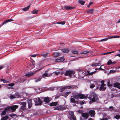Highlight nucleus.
<instances>
[{
    "label": "nucleus",
    "instance_id": "nucleus-1",
    "mask_svg": "<svg viewBox=\"0 0 120 120\" xmlns=\"http://www.w3.org/2000/svg\"><path fill=\"white\" fill-rule=\"evenodd\" d=\"M50 70L49 69H48L45 71V73L43 74L42 76V78H45V77H49L52 76L54 72H50L49 71Z\"/></svg>",
    "mask_w": 120,
    "mask_h": 120
},
{
    "label": "nucleus",
    "instance_id": "nucleus-2",
    "mask_svg": "<svg viewBox=\"0 0 120 120\" xmlns=\"http://www.w3.org/2000/svg\"><path fill=\"white\" fill-rule=\"evenodd\" d=\"M86 96L84 95L79 94L75 95L73 97L74 98L77 99H79V98L81 99L86 98Z\"/></svg>",
    "mask_w": 120,
    "mask_h": 120
},
{
    "label": "nucleus",
    "instance_id": "nucleus-3",
    "mask_svg": "<svg viewBox=\"0 0 120 120\" xmlns=\"http://www.w3.org/2000/svg\"><path fill=\"white\" fill-rule=\"evenodd\" d=\"M91 96H93V98L92 99V102L95 101H96L98 100V96L96 94L93 93L91 94Z\"/></svg>",
    "mask_w": 120,
    "mask_h": 120
},
{
    "label": "nucleus",
    "instance_id": "nucleus-4",
    "mask_svg": "<svg viewBox=\"0 0 120 120\" xmlns=\"http://www.w3.org/2000/svg\"><path fill=\"white\" fill-rule=\"evenodd\" d=\"M75 73V72L73 71H66L65 74V75L66 76H69L70 77H71V75H74Z\"/></svg>",
    "mask_w": 120,
    "mask_h": 120
},
{
    "label": "nucleus",
    "instance_id": "nucleus-5",
    "mask_svg": "<svg viewBox=\"0 0 120 120\" xmlns=\"http://www.w3.org/2000/svg\"><path fill=\"white\" fill-rule=\"evenodd\" d=\"M18 106L16 105H14L12 106H9L7 107V108L9 110L11 109L12 112L15 111L16 109L18 108Z\"/></svg>",
    "mask_w": 120,
    "mask_h": 120
},
{
    "label": "nucleus",
    "instance_id": "nucleus-6",
    "mask_svg": "<svg viewBox=\"0 0 120 120\" xmlns=\"http://www.w3.org/2000/svg\"><path fill=\"white\" fill-rule=\"evenodd\" d=\"M106 85L104 83H101V86L99 88V90L100 91H105L106 89V87L105 86Z\"/></svg>",
    "mask_w": 120,
    "mask_h": 120
},
{
    "label": "nucleus",
    "instance_id": "nucleus-7",
    "mask_svg": "<svg viewBox=\"0 0 120 120\" xmlns=\"http://www.w3.org/2000/svg\"><path fill=\"white\" fill-rule=\"evenodd\" d=\"M34 101L36 102V105H40L42 103V102L39 98H35L34 99Z\"/></svg>",
    "mask_w": 120,
    "mask_h": 120
},
{
    "label": "nucleus",
    "instance_id": "nucleus-8",
    "mask_svg": "<svg viewBox=\"0 0 120 120\" xmlns=\"http://www.w3.org/2000/svg\"><path fill=\"white\" fill-rule=\"evenodd\" d=\"M40 70L41 69H39L37 70L34 71L33 72H31L29 73L26 74V76H28V77H29L32 76L36 72L38 71L39 70Z\"/></svg>",
    "mask_w": 120,
    "mask_h": 120
},
{
    "label": "nucleus",
    "instance_id": "nucleus-9",
    "mask_svg": "<svg viewBox=\"0 0 120 120\" xmlns=\"http://www.w3.org/2000/svg\"><path fill=\"white\" fill-rule=\"evenodd\" d=\"M65 60V58L63 57H61L58 58L56 59L55 60L56 62H60L64 61Z\"/></svg>",
    "mask_w": 120,
    "mask_h": 120
},
{
    "label": "nucleus",
    "instance_id": "nucleus-10",
    "mask_svg": "<svg viewBox=\"0 0 120 120\" xmlns=\"http://www.w3.org/2000/svg\"><path fill=\"white\" fill-rule=\"evenodd\" d=\"M89 114L91 116L93 117L94 116L95 114L94 111L92 110H90L89 112Z\"/></svg>",
    "mask_w": 120,
    "mask_h": 120
},
{
    "label": "nucleus",
    "instance_id": "nucleus-11",
    "mask_svg": "<svg viewBox=\"0 0 120 120\" xmlns=\"http://www.w3.org/2000/svg\"><path fill=\"white\" fill-rule=\"evenodd\" d=\"M114 86L115 87L120 89V83L118 82H116L114 83Z\"/></svg>",
    "mask_w": 120,
    "mask_h": 120
},
{
    "label": "nucleus",
    "instance_id": "nucleus-12",
    "mask_svg": "<svg viewBox=\"0 0 120 120\" xmlns=\"http://www.w3.org/2000/svg\"><path fill=\"white\" fill-rule=\"evenodd\" d=\"M52 99L48 97H45L44 99V101L45 102L48 103Z\"/></svg>",
    "mask_w": 120,
    "mask_h": 120
},
{
    "label": "nucleus",
    "instance_id": "nucleus-13",
    "mask_svg": "<svg viewBox=\"0 0 120 120\" xmlns=\"http://www.w3.org/2000/svg\"><path fill=\"white\" fill-rule=\"evenodd\" d=\"M82 116L84 118H87L89 116V114L86 113H83L82 114Z\"/></svg>",
    "mask_w": 120,
    "mask_h": 120
},
{
    "label": "nucleus",
    "instance_id": "nucleus-14",
    "mask_svg": "<svg viewBox=\"0 0 120 120\" xmlns=\"http://www.w3.org/2000/svg\"><path fill=\"white\" fill-rule=\"evenodd\" d=\"M64 8L66 10H69L74 9L75 8V7H71L70 6H66L64 7Z\"/></svg>",
    "mask_w": 120,
    "mask_h": 120
},
{
    "label": "nucleus",
    "instance_id": "nucleus-15",
    "mask_svg": "<svg viewBox=\"0 0 120 120\" xmlns=\"http://www.w3.org/2000/svg\"><path fill=\"white\" fill-rule=\"evenodd\" d=\"M75 87V86H65V89H69L71 88L73 89Z\"/></svg>",
    "mask_w": 120,
    "mask_h": 120
},
{
    "label": "nucleus",
    "instance_id": "nucleus-16",
    "mask_svg": "<svg viewBox=\"0 0 120 120\" xmlns=\"http://www.w3.org/2000/svg\"><path fill=\"white\" fill-rule=\"evenodd\" d=\"M58 102H53L50 104V105L52 106H56L58 105Z\"/></svg>",
    "mask_w": 120,
    "mask_h": 120
},
{
    "label": "nucleus",
    "instance_id": "nucleus-17",
    "mask_svg": "<svg viewBox=\"0 0 120 120\" xmlns=\"http://www.w3.org/2000/svg\"><path fill=\"white\" fill-rule=\"evenodd\" d=\"M28 107L29 108H30L32 105L31 101L30 100H29L28 101Z\"/></svg>",
    "mask_w": 120,
    "mask_h": 120
},
{
    "label": "nucleus",
    "instance_id": "nucleus-18",
    "mask_svg": "<svg viewBox=\"0 0 120 120\" xmlns=\"http://www.w3.org/2000/svg\"><path fill=\"white\" fill-rule=\"evenodd\" d=\"M94 9H90L88 10L87 12L90 14H93V13Z\"/></svg>",
    "mask_w": 120,
    "mask_h": 120
},
{
    "label": "nucleus",
    "instance_id": "nucleus-19",
    "mask_svg": "<svg viewBox=\"0 0 120 120\" xmlns=\"http://www.w3.org/2000/svg\"><path fill=\"white\" fill-rule=\"evenodd\" d=\"M8 110V109L7 108V107L1 113V115H5L6 113L7 110Z\"/></svg>",
    "mask_w": 120,
    "mask_h": 120
},
{
    "label": "nucleus",
    "instance_id": "nucleus-20",
    "mask_svg": "<svg viewBox=\"0 0 120 120\" xmlns=\"http://www.w3.org/2000/svg\"><path fill=\"white\" fill-rule=\"evenodd\" d=\"M63 52L67 53L69 52V49H64L61 50Z\"/></svg>",
    "mask_w": 120,
    "mask_h": 120
},
{
    "label": "nucleus",
    "instance_id": "nucleus-21",
    "mask_svg": "<svg viewBox=\"0 0 120 120\" xmlns=\"http://www.w3.org/2000/svg\"><path fill=\"white\" fill-rule=\"evenodd\" d=\"M60 55V54L59 52H56L54 53L53 54V56H54L57 57Z\"/></svg>",
    "mask_w": 120,
    "mask_h": 120
},
{
    "label": "nucleus",
    "instance_id": "nucleus-22",
    "mask_svg": "<svg viewBox=\"0 0 120 120\" xmlns=\"http://www.w3.org/2000/svg\"><path fill=\"white\" fill-rule=\"evenodd\" d=\"M13 20L12 19H9L8 20H7L3 22L2 23V25L8 22L12 21H13Z\"/></svg>",
    "mask_w": 120,
    "mask_h": 120
},
{
    "label": "nucleus",
    "instance_id": "nucleus-23",
    "mask_svg": "<svg viewBox=\"0 0 120 120\" xmlns=\"http://www.w3.org/2000/svg\"><path fill=\"white\" fill-rule=\"evenodd\" d=\"M79 3L82 5H83L84 4L85 1L82 0H79L78 1Z\"/></svg>",
    "mask_w": 120,
    "mask_h": 120
},
{
    "label": "nucleus",
    "instance_id": "nucleus-24",
    "mask_svg": "<svg viewBox=\"0 0 120 120\" xmlns=\"http://www.w3.org/2000/svg\"><path fill=\"white\" fill-rule=\"evenodd\" d=\"M8 118V116H5L3 117L0 120H7Z\"/></svg>",
    "mask_w": 120,
    "mask_h": 120
},
{
    "label": "nucleus",
    "instance_id": "nucleus-25",
    "mask_svg": "<svg viewBox=\"0 0 120 120\" xmlns=\"http://www.w3.org/2000/svg\"><path fill=\"white\" fill-rule=\"evenodd\" d=\"M57 24H61V25H64L65 23V22L64 21H63L61 22H57Z\"/></svg>",
    "mask_w": 120,
    "mask_h": 120
},
{
    "label": "nucleus",
    "instance_id": "nucleus-26",
    "mask_svg": "<svg viewBox=\"0 0 120 120\" xmlns=\"http://www.w3.org/2000/svg\"><path fill=\"white\" fill-rule=\"evenodd\" d=\"M30 6V5H29L28 6L25 7V8H23L22 9V10L24 11H26L29 8Z\"/></svg>",
    "mask_w": 120,
    "mask_h": 120
},
{
    "label": "nucleus",
    "instance_id": "nucleus-27",
    "mask_svg": "<svg viewBox=\"0 0 120 120\" xmlns=\"http://www.w3.org/2000/svg\"><path fill=\"white\" fill-rule=\"evenodd\" d=\"M92 51H84L82 52L81 54H87L88 53H92Z\"/></svg>",
    "mask_w": 120,
    "mask_h": 120
},
{
    "label": "nucleus",
    "instance_id": "nucleus-28",
    "mask_svg": "<svg viewBox=\"0 0 120 120\" xmlns=\"http://www.w3.org/2000/svg\"><path fill=\"white\" fill-rule=\"evenodd\" d=\"M38 10H34L32 11V13L33 14H36L38 13Z\"/></svg>",
    "mask_w": 120,
    "mask_h": 120
},
{
    "label": "nucleus",
    "instance_id": "nucleus-29",
    "mask_svg": "<svg viewBox=\"0 0 120 120\" xmlns=\"http://www.w3.org/2000/svg\"><path fill=\"white\" fill-rule=\"evenodd\" d=\"M26 103L25 102H21L20 103V104L21 105H22L23 106H25L26 105Z\"/></svg>",
    "mask_w": 120,
    "mask_h": 120
},
{
    "label": "nucleus",
    "instance_id": "nucleus-30",
    "mask_svg": "<svg viewBox=\"0 0 120 120\" xmlns=\"http://www.w3.org/2000/svg\"><path fill=\"white\" fill-rule=\"evenodd\" d=\"M109 110L110 111H112L114 109V107L113 106H112L109 107Z\"/></svg>",
    "mask_w": 120,
    "mask_h": 120
},
{
    "label": "nucleus",
    "instance_id": "nucleus-31",
    "mask_svg": "<svg viewBox=\"0 0 120 120\" xmlns=\"http://www.w3.org/2000/svg\"><path fill=\"white\" fill-rule=\"evenodd\" d=\"M110 82H109L107 83V86H108L110 89H112V86L111 85L109 84Z\"/></svg>",
    "mask_w": 120,
    "mask_h": 120
},
{
    "label": "nucleus",
    "instance_id": "nucleus-32",
    "mask_svg": "<svg viewBox=\"0 0 120 120\" xmlns=\"http://www.w3.org/2000/svg\"><path fill=\"white\" fill-rule=\"evenodd\" d=\"M69 113L70 115L71 116L74 115V112L72 111H70L69 112Z\"/></svg>",
    "mask_w": 120,
    "mask_h": 120
},
{
    "label": "nucleus",
    "instance_id": "nucleus-33",
    "mask_svg": "<svg viewBox=\"0 0 120 120\" xmlns=\"http://www.w3.org/2000/svg\"><path fill=\"white\" fill-rule=\"evenodd\" d=\"M70 101H71V102L73 103H74L75 101V100L72 98H71Z\"/></svg>",
    "mask_w": 120,
    "mask_h": 120
},
{
    "label": "nucleus",
    "instance_id": "nucleus-34",
    "mask_svg": "<svg viewBox=\"0 0 120 120\" xmlns=\"http://www.w3.org/2000/svg\"><path fill=\"white\" fill-rule=\"evenodd\" d=\"M108 39H109L108 38H105V39H103L101 40H100V41H101H101H107Z\"/></svg>",
    "mask_w": 120,
    "mask_h": 120
},
{
    "label": "nucleus",
    "instance_id": "nucleus-35",
    "mask_svg": "<svg viewBox=\"0 0 120 120\" xmlns=\"http://www.w3.org/2000/svg\"><path fill=\"white\" fill-rule=\"evenodd\" d=\"M112 61L111 60H110L108 61L107 64L108 65H109L112 64Z\"/></svg>",
    "mask_w": 120,
    "mask_h": 120
},
{
    "label": "nucleus",
    "instance_id": "nucleus-36",
    "mask_svg": "<svg viewBox=\"0 0 120 120\" xmlns=\"http://www.w3.org/2000/svg\"><path fill=\"white\" fill-rule=\"evenodd\" d=\"M71 119H72L73 120H76V116H71Z\"/></svg>",
    "mask_w": 120,
    "mask_h": 120
},
{
    "label": "nucleus",
    "instance_id": "nucleus-37",
    "mask_svg": "<svg viewBox=\"0 0 120 120\" xmlns=\"http://www.w3.org/2000/svg\"><path fill=\"white\" fill-rule=\"evenodd\" d=\"M71 93V92H69L66 93L65 94V97H66L68 96V94H70Z\"/></svg>",
    "mask_w": 120,
    "mask_h": 120
},
{
    "label": "nucleus",
    "instance_id": "nucleus-38",
    "mask_svg": "<svg viewBox=\"0 0 120 120\" xmlns=\"http://www.w3.org/2000/svg\"><path fill=\"white\" fill-rule=\"evenodd\" d=\"M10 97L11 99H13L16 98L15 96L12 94H11V95Z\"/></svg>",
    "mask_w": 120,
    "mask_h": 120
},
{
    "label": "nucleus",
    "instance_id": "nucleus-39",
    "mask_svg": "<svg viewBox=\"0 0 120 120\" xmlns=\"http://www.w3.org/2000/svg\"><path fill=\"white\" fill-rule=\"evenodd\" d=\"M87 72H88L87 74L89 75H91L93 74L95 72V71H94V72H92L91 73H90L88 71Z\"/></svg>",
    "mask_w": 120,
    "mask_h": 120
},
{
    "label": "nucleus",
    "instance_id": "nucleus-40",
    "mask_svg": "<svg viewBox=\"0 0 120 120\" xmlns=\"http://www.w3.org/2000/svg\"><path fill=\"white\" fill-rule=\"evenodd\" d=\"M90 88H93L95 86V85L93 84H91L90 86Z\"/></svg>",
    "mask_w": 120,
    "mask_h": 120
},
{
    "label": "nucleus",
    "instance_id": "nucleus-41",
    "mask_svg": "<svg viewBox=\"0 0 120 120\" xmlns=\"http://www.w3.org/2000/svg\"><path fill=\"white\" fill-rule=\"evenodd\" d=\"M72 52L75 54H78V52L76 51H72Z\"/></svg>",
    "mask_w": 120,
    "mask_h": 120
},
{
    "label": "nucleus",
    "instance_id": "nucleus-42",
    "mask_svg": "<svg viewBox=\"0 0 120 120\" xmlns=\"http://www.w3.org/2000/svg\"><path fill=\"white\" fill-rule=\"evenodd\" d=\"M15 97L16 98H18L20 96L19 94H16L15 95Z\"/></svg>",
    "mask_w": 120,
    "mask_h": 120
},
{
    "label": "nucleus",
    "instance_id": "nucleus-43",
    "mask_svg": "<svg viewBox=\"0 0 120 120\" xmlns=\"http://www.w3.org/2000/svg\"><path fill=\"white\" fill-rule=\"evenodd\" d=\"M42 78H39L38 79H37L35 81V82H37L40 81L41 80Z\"/></svg>",
    "mask_w": 120,
    "mask_h": 120
},
{
    "label": "nucleus",
    "instance_id": "nucleus-44",
    "mask_svg": "<svg viewBox=\"0 0 120 120\" xmlns=\"http://www.w3.org/2000/svg\"><path fill=\"white\" fill-rule=\"evenodd\" d=\"M1 80L3 81L4 83H9V81H7L5 79H2Z\"/></svg>",
    "mask_w": 120,
    "mask_h": 120
},
{
    "label": "nucleus",
    "instance_id": "nucleus-45",
    "mask_svg": "<svg viewBox=\"0 0 120 120\" xmlns=\"http://www.w3.org/2000/svg\"><path fill=\"white\" fill-rule=\"evenodd\" d=\"M65 89V87H62L61 88L60 91L61 92H63L64 90Z\"/></svg>",
    "mask_w": 120,
    "mask_h": 120
},
{
    "label": "nucleus",
    "instance_id": "nucleus-46",
    "mask_svg": "<svg viewBox=\"0 0 120 120\" xmlns=\"http://www.w3.org/2000/svg\"><path fill=\"white\" fill-rule=\"evenodd\" d=\"M115 118L117 119H118L120 118V116L119 115H117L115 116Z\"/></svg>",
    "mask_w": 120,
    "mask_h": 120
},
{
    "label": "nucleus",
    "instance_id": "nucleus-47",
    "mask_svg": "<svg viewBox=\"0 0 120 120\" xmlns=\"http://www.w3.org/2000/svg\"><path fill=\"white\" fill-rule=\"evenodd\" d=\"M116 70H111L110 71V72L111 73H114L116 72Z\"/></svg>",
    "mask_w": 120,
    "mask_h": 120
},
{
    "label": "nucleus",
    "instance_id": "nucleus-48",
    "mask_svg": "<svg viewBox=\"0 0 120 120\" xmlns=\"http://www.w3.org/2000/svg\"><path fill=\"white\" fill-rule=\"evenodd\" d=\"M115 35L112 36H110V37H108V38L109 39H112V38H115Z\"/></svg>",
    "mask_w": 120,
    "mask_h": 120
},
{
    "label": "nucleus",
    "instance_id": "nucleus-49",
    "mask_svg": "<svg viewBox=\"0 0 120 120\" xmlns=\"http://www.w3.org/2000/svg\"><path fill=\"white\" fill-rule=\"evenodd\" d=\"M8 85L9 86H14V83H10L8 84Z\"/></svg>",
    "mask_w": 120,
    "mask_h": 120
},
{
    "label": "nucleus",
    "instance_id": "nucleus-50",
    "mask_svg": "<svg viewBox=\"0 0 120 120\" xmlns=\"http://www.w3.org/2000/svg\"><path fill=\"white\" fill-rule=\"evenodd\" d=\"M60 107L59 106L56 107L55 108V109H57V110H60Z\"/></svg>",
    "mask_w": 120,
    "mask_h": 120
},
{
    "label": "nucleus",
    "instance_id": "nucleus-51",
    "mask_svg": "<svg viewBox=\"0 0 120 120\" xmlns=\"http://www.w3.org/2000/svg\"><path fill=\"white\" fill-rule=\"evenodd\" d=\"M85 102V101H82L80 103V104L81 105H82L84 104Z\"/></svg>",
    "mask_w": 120,
    "mask_h": 120
},
{
    "label": "nucleus",
    "instance_id": "nucleus-52",
    "mask_svg": "<svg viewBox=\"0 0 120 120\" xmlns=\"http://www.w3.org/2000/svg\"><path fill=\"white\" fill-rule=\"evenodd\" d=\"M78 112L79 113H82L83 112V110H80L78 111Z\"/></svg>",
    "mask_w": 120,
    "mask_h": 120
},
{
    "label": "nucleus",
    "instance_id": "nucleus-53",
    "mask_svg": "<svg viewBox=\"0 0 120 120\" xmlns=\"http://www.w3.org/2000/svg\"><path fill=\"white\" fill-rule=\"evenodd\" d=\"M37 55H30V56L32 57H35L37 56Z\"/></svg>",
    "mask_w": 120,
    "mask_h": 120
},
{
    "label": "nucleus",
    "instance_id": "nucleus-54",
    "mask_svg": "<svg viewBox=\"0 0 120 120\" xmlns=\"http://www.w3.org/2000/svg\"><path fill=\"white\" fill-rule=\"evenodd\" d=\"M95 66L96 67L98 66H99L100 65V63H97L95 64Z\"/></svg>",
    "mask_w": 120,
    "mask_h": 120
},
{
    "label": "nucleus",
    "instance_id": "nucleus-55",
    "mask_svg": "<svg viewBox=\"0 0 120 120\" xmlns=\"http://www.w3.org/2000/svg\"><path fill=\"white\" fill-rule=\"evenodd\" d=\"M31 62L32 63L33 65H34L35 64V62L34 60H32Z\"/></svg>",
    "mask_w": 120,
    "mask_h": 120
},
{
    "label": "nucleus",
    "instance_id": "nucleus-56",
    "mask_svg": "<svg viewBox=\"0 0 120 120\" xmlns=\"http://www.w3.org/2000/svg\"><path fill=\"white\" fill-rule=\"evenodd\" d=\"M60 96L59 95H56L55 97V99H57L60 97Z\"/></svg>",
    "mask_w": 120,
    "mask_h": 120
},
{
    "label": "nucleus",
    "instance_id": "nucleus-57",
    "mask_svg": "<svg viewBox=\"0 0 120 120\" xmlns=\"http://www.w3.org/2000/svg\"><path fill=\"white\" fill-rule=\"evenodd\" d=\"M115 38H119L120 37V36L115 35Z\"/></svg>",
    "mask_w": 120,
    "mask_h": 120
},
{
    "label": "nucleus",
    "instance_id": "nucleus-58",
    "mask_svg": "<svg viewBox=\"0 0 120 120\" xmlns=\"http://www.w3.org/2000/svg\"><path fill=\"white\" fill-rule=\"evenodd\" d=\"M115 52V51H112V52H107V54H110L111 53L114 52Z\"/></svg>",
    "mask_w": 120,
    "mask_h": 120
},
{
    "label": "nucleus",
    "instance_id": "nucleus-59",
    "mask_svg": "<svg viewBox=\"0 0 120 120\" xmlns=\"http://www.w3.org/2000/svg\"><path fill=\"white\" fill-rule=\"evenodd\" d=\"M103 66V65H101V66L100 67V68L98 69L99 70H104L103 69L101 68V66Z\"/></svg>",
    "mask_w": 120,
    "mask_h": 120
},
{
    "label": "nucleus",
    "instance_id": "nucleus-60",
    "mask_svg": "<svg viewBox=\"0 0 120 120\" xmlns=\"http://www.w3.org/2000/svg\"><path fill=\"white\" fill-rule=\"evenodd\" d=\"M10 116L11 117H12L14 116H16V115L15 114H12L10 115Z\"/></svg>",
    "mask_w": 120,
    "mask_h": 120
},
{
    "label": "nucleus",
    "instance_id": "nucleus-61",
    "mask_svg": "<svg viewBox=\"0 0 120 120\" xmlns=\"http://www.w3.org/2000/svg\"><path fill=\"white\" fill-rule=\"evenodd\" d=\"M4 66L3 65L0 66V70L2 69L3 68Z\"/></svg>",
    "mask_w": 120,
    "mask_h": 120
},
{
    "label": "nucleus",
    "instance_id": "nucleus-62",
    "mask_svg": "<svg viewBox=\"0 0 120 120\" xmlns=\"http://www.w3.org/2000/svg\"><path fill=\"white\" fill-rule=\"evenodd\" d=\"M48 55V54H45L44 55H43V56L44 57H45L46 56H47Z\"/></svg>",
    "mask_w": 120,
    "mask_h": 120
},
{
    "label": "nucleus",
    "instance_id": "nucleus-63",
    "mask_svg": "<svg viewBox=\"0 0 120 120\" xmlns=\"http://www.w3.org/2000/svg\"><path fill=\"white\" fill-rule=\"evenodd\" d=\"M93 2H91L89 3V5H91L92 4H93Z\"/></svg>",
    "mask_w": 120,
    "mask_h": 120
},
{
    "label": "nucleus",
    "instance_id": "nucleus-64",
    "mask_svg": "<svg viewBox=\"0 0 120 120\" xmlns=\"http://www.w3.org/2000/svg\"><path fill=\"white\" fill-rule=\"evenodd\" d=\"M116 63V62L115 61L113 62H112V64H115Z\"/></svg>",
    "mask_w": 120,
    "mask_h": 120
}]
</instances>
